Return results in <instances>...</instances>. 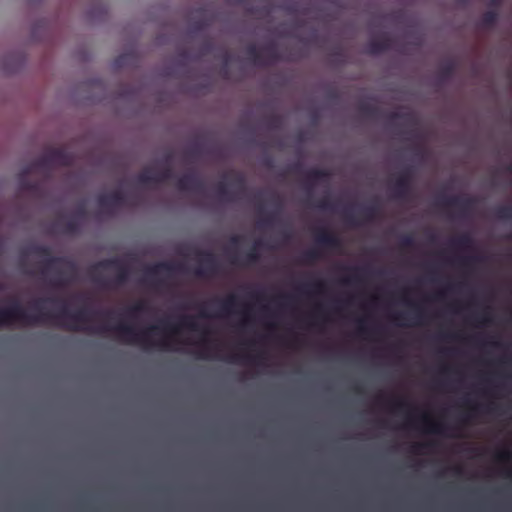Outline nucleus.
Segmentation results:
<instances>
[{
    "label": "nucleus",
    "mask_w": 512,
    "mask_h": 512,
    "mask_svg": "<svg viewBox=\"0 0 512 512\" xmlns=\"http://www.w3.org/2000/svg\"><path fill=\"white\" fill-rule=\"evenodd\" d=\"M54 298L39 299L34 302L33 306L36 308L38 314H29L18 301H14L12 305L6 308H0V327H7L14 323L23 325H38L45 322H52L59 327L70 331H85V332H114L117 337L124 343L139 345L144 349H151L159 347L163 350L172 349L169 341L162 340L155 342L152 340V334L160 332L177 333L179 328H185L193 332H200L204 336V328L199 325L195 316L183 315L179 318L177 324H171L168 321H161V325H153L146 328L138 329L134 325L120 322L115 326L103 325L97 330L84 326L91 321L89 311L81 308L75 312H70L66 305L57 313L42 311V304L45 302H57Z\"/></svg>",
    "instance_id": "f257e3e1"
},
{
    "label": "nucleus",
    "mask_w": 512,
    "mask_h": 512,
    "mask_svg": "<svg viewBox=\"0 0 512 512\" xmlns=\"http://www.w3.org/2000/svg\"><path fill=\"white\" fill-rule=\"evenodd\" d=\"M72 163L71 155L63 149H52L42 157L33 162L29 167H26L20 174L21 186L26 190H33L35 185L25 178L30 173L32 168H46L51 166H70Z\"/></svg>",
    "instance_id": "f03ea898"
},
{
    "label": "nucleus",
    "mask_w": 512,
    "mask_h": 512,
    "mask_svg": "<svg viewBox=\"0 0 512 512\" xmlns=\"http://www.w3.org/2000/svg\"><path fill=\"white\" fill-rule=\"evenodd\" d=\"M30 253L44 258L42 273L56 269L58 266H64L70 272H75L76 270L75 263L72 260L63 256H52L51 249L48 246L34 245L31 247Z\"/></svg>",
    "instance_id": "7ed1b4c3"
},
{
    "label": "nucleus",
    "mask_w": 512,
    "mask_h": 512,
    "mask_svg": "<svg viewBox=\"0 0 512 512\" xmlns=\"http://www.w3.org/2000/svg\"><path fill=\"white\" fill-rule=\"evenodd\" d=\"M394 197L399 200H409L413 195V171L408 167L395 179L393 185Z\"/></svg>",
    "instance_id": "20e7f679"
},
{
    "label": "nucleus",
    "mask_w": 512,
    "mask_h": 512,
    "mask_svg": "<svg viewBox=\"0 0 512 512\" xmlns=\"http://www.w3.org/2000/svg\"><path fill=\"white\" fill-rule=\"evenodd\" d=\"M231 174L233 175L231 185L236 188L235 193L229 189L228 184L224 181H220L216 185L218 197L227 202L233 201L235 194H239V192L242 193L246 190V181L244 176L238 172H231Z\"/></svg>",
    "instance_id": "39448f33"
},
{
    "label": "nucleus",
    "mask_w": 512,
    "mask_h": 512,
    "mask_svg": "<svg viewBox=\"0 0 512 512\" xmlns=\"http://www.w3.org/2000/svg\"><path fill=\"white\" fill-rule=\"evenodd\" d=\"M97 269H114L117 271L115 276V283L117 285H122L127 282L129 277V270L128 268L123 264V262L119 258H109L104 259L96 263L92 270Z\"/></svg>",
    "instance_id": "423d86ee"
},
{
    "label": "nucleus",
    "mask_w": 512,
    "mask_h": 512,
    "mask_svg": "<svg viewBox=\"0 0 512 512\" xmlns=\"http://www.w3.org/2000/svg\"><path fill=\"white\" fill-rule=\"evenodd\" d=\"M97 203L107 214H111L114 208L121 207L126 203V196L122 191L116 190L109 194L99 195Z\"/></svg>",
    "instance_id": "0eeeda50"
},
{
    "label": "nucleus",
    "mask_w": 512,
    "mask_h": 512,
    "mask_svg": "<svg viewBox=\"0 0 512 512\" xmlns=\"http://www.w3.org/2000/svg\"><path fill=\"white\" fill-rule=\"evenodd\" d=\"M200 256V266L195 269V274L199 277L212 276L217 272V261L215 255L208 251H198Z\"/></svg>",
    "instance_id": "6e6552de"
},
{
    "label": "nucleus",
    "mask_w": 512,
    "mask_h": 512,
    "mask_svg": "<svg viewBox=\"0 0 512 512\" xmlns=\"http://www.w3.org/2000/svg\"><path fill=\"white\" fill-rule=\"evenodd\" d=\"M440 204L446 208H457L464 214L473 208L475 199L469 196H450L443 197Z\"/></svg>",
    "instance_id": "1a4fd4ad"
},
{
    "label": "nucleus",
    "mask_w": 512,
    "mask_h": 512,
    "mask_svg": "<svg viewBox=\"0 0 512 512\" xmlns=\"http://www.w3.org/2000/svg\"><path fill=\"white\" fill-rule=\"evenodd\" d=\"M412 306L413 309L410 312H401L393 316V319L397 322L398 325H407V323H405L407 320H413L412 324L414 325H420L423 323V320L426 318L424 309L418 304H412Z\"/></svg>",
    "instance_id": "9d476101"
},
{
    "label": "nucleus",
    "mask_w": 512,
    "mask_h": 512,
    "mask_svg": "<svg viewBox=\"0 0 512 512\" xmlns=\"http://www.w3.org/2000/svg\"><path fill=\"white\" fill-rule=\"evenodd\" d=\"M392 47V39L387 34H382L368 41L365 52L369 55H379L390 50Z\"/></svg>",
    "instance_id": "9b49d317"
},
{
    "label": "nucleus",
    "mask_w": 512,
    "mask_h": 512,
    "mask_svg": "<svg viewBox=\"0 0 512 512\" xmlns=\"http://www.w3.org/2000/svg\"><path fill=\"white\" fill-rule=\"evenodd\" d=\"M177 187L182 191H195L202 193L204 191V183L196 173H188L180 177L177 181Z\"/></svg>",
    "instance_id": "f8f14e48"
},
{
    "label": "nucleus",
    "mask_w": 512,
    "mask_h": 512,
    "mask_svg": "<svg viewBox=\"0 0 512 512\" xmlns=\"http://www.w3.org/2000/svg\"><path fill=\"white\" fill-rule=\"evenodd\" d=\"M212 302L218 304V313L216 316H229L236 312L239 297L236 294H229L224 299L215 298Z\"/></svg>",
    "instance_id": "ddd939ff"
},
{
    "label": "nucleus",
    "mask_w": 512,
    "mask_h": 512,
    "mask_svg": "<svg viewBox=\"0 0 512 512\" xmlns=\"http://www.w3.org/2000/svg\"><path fill=\"white\" fill-rule=\"evenodd\" d=\"M316 241L319 245L333 250H337L342 246L341 239L327 229H320L317 232Z\"/></svg>",
    "instance_id": "4468645a"
},
{
    "label": "nucleus",
    "mask_w": 512,
    "mask_h": 512,
    "mask_svg": "<svg viewBox=\"0 0 512 512\" xmlns=\"http://www.w3.org/2000/svg\"><path fill=\"white\" fill-rule=\"evenodd\" d=\"M183 268L184 267L182 264H175L172 262L163 261L152 266H149L146 269V276L147 278H154L155 276L159 275L162 272L174 273L176 271H182Z\"/></svg>",
    "instance_id": "2eb2a0df"
},
{
    "label": "nucleus",
    "mask_w": 512,
    "mask_h": 512,
    "mask_svg": "<svg viewBox=\"0 0 512 512\" xmlns=\"http://www.w3.org/2000/svg\"><path fill=\"white\" fill-rule=\"evenodd\" d=\"M262 55L266 65L280 60L281 56L276 43L271 42L262 47Z\"/></svg>",
    "instance_id": "dca6fc26"
},
{
    "label": "nucleus",
    "mask_w": 512,
    "mask_h": 512,
    "mask_svg": "<svg viewBox=\"0 0 512 512\" xmlns=\"http://www.w3.org/2000/svg\"><path fill=\"white\" fill-rule=\"evenodd\" d=\"M330 177V173L325 169H310L306 172L305 178L306 181L310 184H316L319 182H323L328 180Z\"/></svg>",
    "instance_id": "f3484780"
},
{
    "label": "nucleus",
    "mask_w": 512,
    "mask_h": 512,
    "mask_svg": "<svg viewBox=\"0 0 512 512\" xmlns=\"http://www.w3.org/2000/svg\"><path fill=\"white\" fill-rule=\"evenodd\" d=\"M246 53L251 62L255 65L265 66L266 61L262 55V48L257 47L255 44H251L246 48Z\"/></svg>",
    "instance_id": "a211bd4d"
},
{
    "label": "nucleus",
    "mask_w": 512,
    "mask_h": 512,
    "mask_svg": "<svg viewBox=\"0 0 512 512\" xmlns=\"http://www.w3.org/2000/svg\"><path fill=\"white\" fill-rule=\"evenodd\" d=\"M451 245L460 250H471L474 246V240L468 233H465L452 239Z\"/></svg>",
    "instance_id": "6ab92c4d"
},
{
    "label": "nucleus",
    "mask_w": 512,
    "mask_h": 512,
    "mask_svg": "<svg viewBox=\"0 0 512 512\" xmlns=\"http://www.w3.org/2000/svg\"><path fill=\"white\" fill-rule=\"evenodd\" d=\"M126 311L130 317L136 318L140 314L149 312L150 307L146 301L140 300L127 307Z\"/></svg>",
    "instance_id": "aec40b11"
},
{
    "label": "nucleus",
    "mask_w": 512,
    "mask_h": 512,
    "mask_svg": "<svg viewBox=\"0 0 512 512\" xmlns=\"http://www.w3.org/2000/svg\"><path fill=\"white\" fill-rule=\"evenodd\" d=\"M137 181L143 185L160 183V179L157 177L156 172L149 168H145L137 175Z\"/></svg>",
    "instance_id": "412c9836"
},
{
    "label": "nucleus",
    "mask_w": 512,
    "mask_h": 512,
    "mask_svg": "<svg viewBox=\"0 0 512 512\" xmlns=\"http://www.w3.org/2000/svg\"><path fill=\"white\" fill-rule=\"evenodd\" d=\"M498 12L496 10H488L483 13L480 19L481 27L485 29L492 28L498 20Z\"/></svg>",
    "instance_id": "4be33fe9"
},
{
    "label": "nucleus",
    "mask_w": 512,
    "mask_h": 512,
    "mask_svg": "<svg viewBox=\"0 0 512 512\" xmlns=\"http://www.w3.org/2000/svg\"><path fill=\"white\" fill-rule=\"evenodd\" d=\"M264 359L262 354H258L256 356H240L238 354L231 355L226 358V361L230 363H239L242 360H246L247 362L254 363L256 365H262V360Z\"/></svg>",
    "instance_id": "5701e85b"
},
{
    "label": "nucleus",
    "mask_w": 512,
    "mask_h": 512,
    "mask_svg": "<svg viewBox=\"0 0 512 512\" xmlns=\"http://www.w3.org/2000/svg\"><path fill=\"white\" fill-rule=\"evenodd\" d=\"M495 217L499 220L509 221L512 220V205L498 206L494 211Z\"/></svg>",
    "instance_id": "b1692460"
},
{
    "label": "nucleus",
    "mask_w": 512,
    "mask_h": 512,
    "mask_svg": "<svg viewBox=\"0 0 512 512\" xmlns=\"http://www.w3.org/2000/svg\"><path fill=\"white\" fill-rule=\"evenodd\" d=\"M263 243L261 241H256L254 246L246 253L245 255V264L252 265L259 261L260 256L257 252V248L262 247Z\"/></svg>",
    "instance_id": "393cba45"
},
{
    "label": "nucleus",
    "mask_w": 512,
    "mask_h": 512,
    "mask_svg": "<svg viewBox=\"0 0 512 512\" xmlns=\"http://www.w3.org/2000/svg\"><path fill=\"white\" fill-rule=\"evenodd\" d=\"M80 222L76 219V217H70L64 222V231L67 234H75L79 231Z\"/></svg>",
    "instance_id": "a878e982"
},
{
    "label": "nucleus",
    "mask_w": 512,
    "mask_h": 512,
    "mask_svg": "<svg viewBox=\"0 0 512 512\" xmlns=\"http://www.w3.org/2000/svg\"><path fill=\"white\" fill-rule=\"evenodd\" d=\"M320 256L321 255L318 250L310 249L303 253V255L301 257V262L305 263V264H311V263L317 261L318 259H320Z\"/></svg>",
    "instance_id": "bb28decb"
},
{
    "label": "nucleus",
    "mask_w": 512,
    "mask_h": 512,
    "mask_svg": "<svg viewBox=\"0 0 512 512\" xmlns=\"http://www.w3.org/2000/svg\"><path fill=\"white\" fill-rule=\"evenodd\" d=\"M359 111L369 117H374L378 114L379 109L377 106L370 103H361L359 105Z\"/></svg>",
    "instance_id": "cd10ccee"
},
{
    "label": "nucleus",
    "mask_w": 512,
    "mask_h": 512,
    "mask_svg": "<svg viewBox=\"0 0 512 512\" xmlns=\"http://www.w3.org/2000/svg\"><path fill=\"white\" fill-rule=\"evenodd\" d=\"M311 289L315 293H322L325 289V283L323 281L317 280L309 284H305L301 287V290L307 292V290Z\"/></svg>",
    "instance_id": "c85d7f7f"
},
{
    "label": "nucleus",
    "mask_w": 512,
    "mask_h": 512,
    "mask_svg": "<svg viewBox=\"0 0 512 512\" xmlns=\"http://www.w3.org/2000/svg\"><path fill=\"white\" fill-rule=\"evenodd\" d=\"M447 428L448 426L443 423H431L426 431L433 434L446 435Z\"/></svg>",
    "instance_id": "c756f323"
},
{
    "label": "nucleus",
    "mask_w": 512,
    "mask_h": 512,
    "mask_svg": "<svg viewBox=\"0 0 512 512\" xmlns=\"http://www.w3.org/2000/svg\"><path fill=\"white\" fill-rule=\"evenodd\" d=\"M133 58V55L131 53H125L121 54L114 60V66L116 68H123L125 67L128 62Z\"/></svg>",
    "instance_id": "7c9ffc66"
},
{
    "label": "nucleus",
    "mask_w": 512,
    "mask_h": 512,
    "mask_svg": "<svg viewBox=\"0 0 512 512\" xmlns=\"http://www.w3.org/2000/svg\"><path fill=\"white\" fill-rule=\"evenodd\" d=\"M316 207L320 210L324 211H334L335 205L330 201L328 197H324L317 201Z\"/></svg>",
    "instance_id": "2f4dec72"
},
{
    "label": "nucleus",
    "mask_w": 512,
    "mask_h": 512,
    "mask_svg": "<svg viewBox=\"0 0 512 512\" xmlns=\"http://www.w3.org/2000/svg\"><path fill=\"white\" fill-rule=\"evenodd\" d=\"M389 119L390 120L402 119V120H405V121H407L409 123L414 121V117H413V115L411 113H401V112H398V111L391 112L389 114Z\"/></svg>",
    "instance_id": "473e14b6"
},
{
    "label": "nucleus",
    "mask_w": 512,
    "mask_h": 512,
    "mask_svg": "<svg viewBox=\"0 0 512 512\" xmlns=\"http://www.w3.org/2000/svg\"><path fill=\"white\" fill-rule=\"evenodd\" d=\"M343 269L351 271L353 273L351 277L343 279L344 283H350L352 281L359 282L361 280L360 277H359V273L363 270L362 268H359V267H344Z\"/></svg>",
    "instance_id": "72a5a7b5"
},
{
    "label": "nucleus",
    "mask_w": 512,
    "mask_h": 512,
    "mask_svg": "<svg viewBox=\"0 0 512 512\" xmlns=\"http://www.w3.org/2000/svg\"><path fill=\"white\" fill-rule=\"evenodd\" d=\"M156 175L160 179L161 183L171 179L174 173L171 166H165L160 172H156Z\"/></svg>",
    "instance_id": "f704fd0d"
},
{
    "label": "nucleus",
    "mask_w": 512,
    "mask_h": 512,
    "mask_svg": "<svg viewBox=\"0 0 512 512\" xmlns=\"http://www.w3.org/2000/svg\"><path fill=\"white\" fill-rule=\"evenodd\" d=\"M435 445L434 442L429 443H414L411 446V452L416 455H421L424 453L423 449L433 447Z\"/></svg>",
    "instance_id": "c9c22d12"
},
{
    "label": "nucleus",
    "mask_w": 512,
    "mask_h": 512,
    "mask_svg": "<svg viewBox=\"0 0 512 512\" xmlns=\"http://www.w3.org/2000/svg\"><path fill=\"white\" fill-rule=\"evenodd\" d=\"M280 124L281 118L276 114H272L266 118V126L269 129H276L280 126Z\"/></svg>",
    "instance_id": "e433bc0d"
},
{
    "label": "nucleus",
    "mask_w": 512,
    "mask_h": 512,
    "mask_svg": "<svg viewBox=\"0 0 512 512\" xmlns=\"http://www.w3.org/2000/svg\"><path fill=\"white\" fill-rule=\"evenodd\" d=\"M454 65L453 63H448L441 67L440 69V76L442 79H448L450 78L454 73Z\"/></svg>",
    "instance_id": "4c0bfd02"
},
{
    "label": "nucleus",
    "mask_w": 512,
    "mask_h": 512,
    "mask_svg": "<svg viewBox=\"0 0 512 512\" xmlns=\"http://www.w3.org/2000/svg\"><path fill=\"white\" fill-rule=\"evenodd\" d=\"M377 214V208L375 206H367L362 209V215L368 221L375 218Z\"/></svg>",
    "instance_id": "58836bf2"
},
{
    "label": "nucleus",
    "mask_w": 512,
    "mask_h": 512,
    "mask_svg": "<svg viewBox=\"0 0 512 512\" xmlns=\"http://www.w3.org/2000/svg\"><path fill=\"white\" fill-rule=\"evenodd\" d=\"M68 283L66 279V272L59 270L58 277L53 281V285L56 287H63Z\"/></svg>",
    "instance_id": "ea45409f"
},
{
    "label": "nucleus",
    "mask_w": 512,
    "mask_h": 512,
    "mask_svg": "<svg viewBox=\"0 0 512 512\" xmlns=\"http://www.w3.org/2000/svg\"><path fill=\"white\" fill-rule=\"evenodd\" d=\"M214 50V43L211 40H206L200 49L201 56L208 55Z\"/></svg>",
    "instance_id": "a19ab883"
},
{
    "label": "nucleus",
    "mask_w": 512,
    "mask_h": 512,
    "mask_svg": "<svg viewBox=\"0 0 512 512\" xmlns=\"http://www.w3.org/2000/svg\"><path fill=\"white\" fill-rule=\"evenodd\" d=\"M481 261V258L480 257H477V256H472V257H465V258H462L460 260V265L465 267V268H468L470 267L473 263H477V262H480Z\"/></svg>",
    "instance_id": "79ce46f5"
},
{
    "label": "nucleus",
    "mask_w": 512,
    "mask_h": 512,
    "mask_svg": "<svg viewBox=\"0 0 512 512\" xmlns=\"http://www.w3.org/2000/svg\"><path fill=\"white\" fill-rule=\"evenodd\" d=\"M358 327H357V334L362 336V337H366L368 336L371 331L370 329H368L365 325H364V320L361 319L358 321Z\"/></svg>",
    "instance_id": "37998d69"
},
{
    "label": "nucleus",
    "mask_w": 512,
    "mask_h": 512,
    "mask_svg": "<svg viewBox=\"0 0 512 512\" xmlns=\"http://www.w3.org/2000/svg\"><path fill=\"white\" fill-rule=\"evenodd\" d=\"M392 406H393V409L395 411H398V410H403L405 408H408L409 407V404L406 400L404 399H395L392 403Z\"/></svg>",
    "instance_id": "c03bdc74"
},
{
    "label": "nucleus",
    "mask_w": 512,
    "mask_h": 512,
    "mask_svg": "<svg viewBox=\"0 0 512 512\" xmlns=\"http://www.w3.org/2000/svg\"><path fill=\"white\" fill-rule=\"evenodd\" d=\"M477 322L482 325H486L491 322V317L489 315V308H485V310L481 314V316L477 317Z\"/></svg>",
    "instance_id": "a18cd8bd"
},
{
    "label": "nucleus",
    "mask_w": 512,
    "mask_h": 512,
    "mask_svg": "<svg viewBox=\"0 0 512 512\" xmlns=\"http://www.w3.org/2000/svg\"><path fill=\"white\" fill-rule=\"evenodd\" d=\"M401 246L404 248H409L414 245V238L412 235H405L401 239Z\"/></svg>",
    "instance_id": "49530a36"
},
{
    "label": "nucleus",
    "mask_w": 512,
    "mask_h": 512,
    "mask_svg": "<svg viewBox=\"0 0 512 512\" xmlns=\"http://www.w3.org/2000/svg\"><path fill=\"white\" fill-rule=\"evenodd\" d=\"M202 152V145L199 142L194 143L188 150V154L196 156Z\"/></svg>",
    "instance_id": "de8ad7c7"
},
{
    "label": "nucleus",
    "mask_w": 512,
    "mask_h": 512,
    "mask_svg": "<svg viewBox=\"0 0 512 512\" xmlns=\"http://www.w3.org/2000/svg\"><path fill=\"white\" fill-rule=\"evenodd\" d=\"M87 211L84 205H81L75 211L73 217H76L77 220L84 219L86 217Z\"/></svg>",
    "instance_id": "09e8293b"
},
{
    "label": "nucleus",
    "mask_w": 512,
    "mask_h": 512,
    "mask_svg": "<svg viewBox=\"0 0 512 512\" xmlns=\"http://www.w3.org/2000/svg\"><path fill=\"white\" fill-rule=\"evenodd\" d=\"M203 347H204V350L198 353V357H199V358H201V359H208V358H209V356H208V354H207V353H205V351H206L207 349H209V347H210V346H209V341H208V340L203 339Z\"/></svg>",
    "instance_id": "8fccbe9b"
},
{
    "label": "nucleus",
    "mask_w": 512,
    "mask_h": 512,
    "mask_svg": "<svg viewBox=\"0 0 512 512\" xmlns=\"http://www.w3.org/2000/svg\"><path fill=\"white\" fill-rule=\"evenodd\" d=\"M511 459V454L508 451H503L497 454V460L501 462H508Z\"/></svg>",
    "instance_id": "3c124183"
},
{
    "label": "nucleus",
    "mask_w": 512,
    "mask_h": 512,
    "mask_svg": "<svg viewBox=\"0 0 512 512\" xmlns=\"http://www.w3.org/2000/svg\"><path fill=\"white\" fill-rule=\"evenodd\" d=\"M344 215L348 222H350L353 225L357 224L356 219H355L354 215L351 213L350 209H348V208L345 209Z\"/></svg>",
    "instance_id": "603ef678"
},
{
    "label": "nucleus",
    "mask_w": 512,
    "mask_h": 512,
    "mask_svg": "<svg viewBox=\"0 0 512 512\" xmlns=\"http://www.w3.org/2000/svg\"><path fill=\"white\" fill-rule=\"evenodd\" d=\"M250 323V316L248 314V310L244 311V317L243 320L240 322L239 326L241 328H246L248 324Z\"/></svg>",
    "instance_id": "864d4df0"
},
{
    "label": "nucleus",
    "mask_w": 512,
    "mask_h": 512,
    "mask_svg": "<svg viewBox=\"0 0 512 512\" xmlns=\"http://www.w3.org/2000/svg\"><path fill=\"white\" fill-rule=\"evenodd\" d=\"M311 318L313 320H317L319 318H323L324 319L322 306H317V308L315 310V313L311 316Z\"/></svg>",
    "instance_id": "5fc2aeb1"
},
{
    "label": "nucleus",
    "mask_w": 512,
    "mask_h": 512,
    "mask_svg": "<svg viewBox=\"0 0 512 512\" xmlns=\"http://www.w3.org/2000/svg\"><path fill=\"white\" fill-rule=\"evenodd\" d=\"M242 240V237L239 235H234L230 238V244L231 246L237 248Z\"/></svg>",
    "instance_id": "6e6d98bb"
},
{
    "label": "nucleus",
    "mask_w": 512,
    "mask_h": 512,
    "mask_svg": "<svg viewBox=\"0 0 512 512\" xmlns=\"http://www.w3.org/2000/svg\"><path fill=\"white\" fill-rule=\"evenodd\" d=\"M273 221H274V217H273V215L271 214V215L267 216L266 218L262 219V220L259 222V225H263V226H270V225H272Z\"/></svg>",
    "instance_id": "4d7b16f0"
},
{
    "label": "nucleus",
    "mask_w": 512,
    "mask_h": 512,
    "mask_svg": "<svg viewBox=\"0 0 512 512\" xmlns=\"http://www.w3.org/2000/svg\"><path fill=\"white\" fill-rule=\"evenodd\" d=\"M290 171L293 173H297V174L301 173V171H302L301 163H295L294 165H292L290 167Z\"/></svg>",
    "instance_id": "13d9d810"
},
{
    "label": "nucleus",
    "mask_w": 512,
    "mask_h": 512,
    "mask_svg": "<svg viewBox=\"0 0 512 512\" xmlns=\"http://www.w3.org/2000/svg\"><path fill=\"white\" fill-rule=\"evenodd\" d=\"M465 405H466V406H469V407H470V409H471V411H473V412H478V411H480V409H481V406H480V405H473V406H471V405H470V401H469V400H465Z\"/></svg>",
    "instance_id": "bf43d9fd"
},
{
    "label": "nucleus",
    "mask_w": 512,
    "mask_h": 512,
    "mask_svg": "<svg viewBox=\"0 0 512 512\" xmlns=\"http://www.w3.org/2000/svg\"><path fill=\"white\" fill-rule=\"evenodd\" d=\"M204 27H205V24H204V23H202V22H196V23L193 25V30H195V31H199V30H202Z\"/></svg>",
    "instance_id": "052dcab7"
},
{
    "label": "nucleus",
    "mask_w": 512,
    "mask_h": 512,
    "mask_svg": "<svg viewBox=\"0 0 512 512\" xmlns=\"http://www.w3.org/2000/svg\"><path fill=\"white\" fill-rule=\"evenodd\" d=\"M172 159H173V156L171 153H169L165 156L164 162H165L166 166H171Z\"/></svg>",
    "instance_id": "680f3d73"
},
{
    "label": "nucleus",
    "mask_w": 512,
    "mask_h": 512,
    "mask_svg": "<svg viewBox=\"0 0 512 512\" xmlns=\"http://www.w3.org/2000/svg\"><path fill=\"white\" fill-rule=\"evenodd\" d=\"M211 315L208 314L205 309H204V306L201 307V311H200V314H199V317L201 318H209Z\"/></svg>",
    "instance_id": "e2e57ef3"
},
{
    "label": "nucleus",
    "mask_w": 512,
    "mask_h": 512,
    "mask_svg": "<svg viewBox=\"0 0 512 512\" xmlns=\"http://www.w3.org/2000/svg\"><path fill=\"white\" fill-rule=\"evenodd\" d=\"M277 300H285V301H288V300H291L292 299V296L290 295H286V294H282V295H279L276 297Z\"/></svg>",
    "instance_id": "0e129e2a"
},
{
    "label": "nucleus",
    "mask_w": 512,
    "mask_h": 512,
    "mask_svg": "<svg viewBox=\"0 0 512 512\" xmlns=\"http://www.w3.org/2000/svg\"><path fill=\"white\" fill-rule=\"evenodd\" d=\"M441 337L444 339H456V338H458V335H456V334H441Z\"/></svg>",
    "instance_id": "69168bd1"
},
{
    "label": "nucleus",
    "mask_w": 512,
    "mask_h": 512,
    "mask_svg": "<svg viewBox=\"0 0 512 512\" xmlns=\"http://www.w3.org/2000/svg\"><path fill=\"white\" fill-rule=\"evenodd\" d=\"M414 424H415V419L411 415H409L408 419H407V422H406V425L407 426H414Z\"/></svg>",
    "instance_id": "338daca9"
},
{
    "label": "nucleus",
    "mask_w": 512,
    "mask_h": 512,
    "mask_svg": "<svg viewBox=\"0 0 512 512\" xmlns=\"http://www.w3.org/2000/svg\"><path fill=\"white\" fill-rule=\"evenodd\" d=\"M333 56H334L335 58H337L338 60H340V59L342 58V56H343V55H342L341 50H340V49H337V50L333 53Z\"/></svg>",
    "instance_id": "774afa93"
}]
</instances>
